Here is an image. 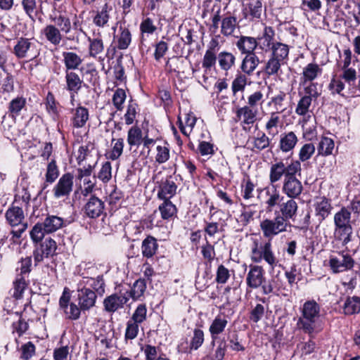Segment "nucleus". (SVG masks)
<instances>
[{
    "instance_id": "obj_1",
    "label": "nucleus",
    "mask_w": 360,
    "mask_h": 360,
    "mask_svg": "<svg viewBox=\"0 0 360 360\" xmlns=\"http://www.w3.org/2000/svg\"><path fill=\"white\" fill-rule=\"evenodd\" d=\"M297 327L310 338H314L323 329V315L321 306L314 300H307L300 308Z\"/></svg>"
},
{
    "instance_id": "obj_2",
    "label": "nucleus",
    "mask_w": 360,
    "mask_h": 360,
    "mask_svg": "<svg viewBox=\"0 0 360 360\" xmlns=\"http://www.w3.org/2000/svg\"><path fill=\"white\" fill-rule=\"evenodd\" d=\"M334 234L342 241L343 245L352 240V226L351 225V212L347 207H343L334 214Z\"/></svg>"
},
{
    "instance_id": "obj_3",
    "label": "nucleus",
    "mask_w": 360,
    "mask_h": 360,
    "mask_svg": "<svg viewBox=\"0 0 360 360\" xmlns=\"http://www.w3.org/2000/svg\"><path fill=\"white\" fill-rule=\"evenodd\" d=\"M250 257L252 261L255 263H259L264 260L271 269H274L278 263L269 240L259 243L257 240H255L251 248Z\"/></svg>"
},
{
    "instance_id": "obj_4",
    "label": "nucleus",
    "mask_w": 360,
    "mask_h": 360,
    "mask_svg": "<svg viewBox=\"0 0 360 360\" xmlns=\"http://www.w3.org/2000/svg\"><path fill=\"white\" fill-rule=\"evenodd\" d=\"M259 227L264 238L271 240L276 236L285 232L290 227L289 221H285L281 217L275 214V217L263 218L259 223Z\"/></svg>"
},
{
    "instance_id": "obj_5",
    "label": "nucleus",
    "mask_w": 360,
    "mask_h": 360,
    "mask_svg": "<svg viewBox=\"0 0 360 360\" xmlns=\"http://www.w3.org/2000/svg\"><path fill=\"white\" fill-rule=\"evenodd\" d=\"M298 95L300 98L297 102L295 112L298 115L306 116L310 111L309 108L312 101H316L320 96L317 89V84L309 83L303 87V89L299 90Z\"/></svg>"
},
{
    "instance_id": "obj_6",
    "label": "nucleus",
    "mask_w": 360,
    "mask_h": 360,
    "mask_svg": "<svg viewBox=\"0 0 360 360\" xmlns=\"http://www.w3.org/2000/svg\"><path fill=\"white\" fill-rule=\"evenodd\" d=\"M301 170V165L299 161H291L288 165H285L282 160L277 161L271 164L270 167L269 182L271 185H274L281 180L283 176L285 179L286 176H289L290 174L300 173Z\"/></svg>"
},
{
    "instance_id": "obj_7",
    "label": "nucleus",
    "mask_w": 360,
    "mask_h": 360,
    "mask_svg": "<svg viewBox=\"0 0 360 360\" xmlns=\"http://www.w3.org/2000/svg\"><path fill=\"white\" fill-rule=\"evenodd\" d=\"M59 307L63 311L65 318L71 321L78 320L80 318L82 311H83V309H82L79 304L70 302V295L67 288H65L59 299Z\"/></svg>"
},
{
    "instance_id": "obj_8",
    "label": "nucleus",
    "mask_w": 360,
    "mask_h": 360,
    "mask_svg": "<svg viewBox=\"0 0 360 360\" xmlns=\"http://www.w3.org/2000/svg\"><path fill=\"white\" fill-rule=\"evenodd\" d=\"M354 264V259L344 251L331 255L328 259V266L333 274L349 271L353 269Z\"/></svg>"
},
{
    "instance_id": "obj_9",
    "label": "nucleus",
    "mask_w": 360,
    "mask_h": 360,
    "mask_svg": "<svg viewBox=\"0 0 360 360\" xmlns=\"http://www.w3.org/2000/svg\"><path fill=\"white\" fill-rule=\"evenodd\" d=\"M13 53L19 59H32L37 57L39 53L36 49V44L31 39L24 37L18 39L13 47Z\"/></svg>"
},
{
    "instance_id": "obj_10",
    "label": "nucleus",
    "mask_w": 360,
    "mask_h": 360,
    "mask_svg": "<svg viewBox=\"0 0 360 360\" xmlns=\"http://www.w3.org/2000/svg\"><path fill=\"white\" fill-rule=\"evenodd\" d=\"M71 16V13H68L65 9H63V7L60 6L58 10L50 15L49 19L53 25H56L63 34H68L72 30Z\"/></svg>"
},
{
    "instance_id": "obj_11",
    "label": "nucleus",
    "mask_w": 360,
    "mask_h": 360,
    "mask_svg": "<svg viewBox=\"0 0 360 360\" xmlns=\"http://www.w3.org/2000/svg\"><path fill=\"white\" fill-rule=\"evenodd\" d=\"M73 179L71 173L63 174L53 188V196L57 199L68 197L73 189Z\"/></svg>"
},
{
    "instance_id": "obj_12",
    "label": "nucleus",
    "mask_w": 360,
    "mask_h": 360,
    "mask_svg": "<svg viewBox=\"0 0 360 360\" xmlns=\"http://www.w3.org/2000/svg\"><path fill=\"white\" fill-rule=\"evenodd\" d=\"M114 31L113 39L111 46L115 51L126 50L129 48L131 42V34L129 28L126 26L120 25L116 32V27H112Z\"/></svg>"
},
{
    "instance_id": "obj_13",
    "label": "nucleus",
    "mask_w": 360,
    "mask_h": 360,
    "mask_svg": "<svg viewBox=\"0 0 360 360\" xmlns=\"http://www.w3.org/2000/svg\"><path fill=\"white\" fill-rule=\"evenodd\" d=\"M77 300L83 312L93 308L96 302L97 295L90 288H86L77 283Z\"/></svg>"
},
{
    "instance_id": "obj_14",
    "label": "nucleus",
    "mask_w": 360,
    "mask_h": 360,
    "mask_svg": "<svg viewBox=\"0 0 360 360\" xmlns=\"http://www.w3.org/2000/svg\"><path fill=\"white\" fill-rule=\"evenodd\" d=\"M295 175L286 176L283 183L282 191L290 198L299 197L303 190L302 182L296 178Z\"/></svg>"
},
{
    "instance_id": "obj_15",
    "label": "nucleus",
    "mask_w": 360,
    "mask_h": 360,
    "mask_svg": "<svg viewBox=\"0 0 360 360\" xmlns=\"http://www.w3.org/2000/svg\"><path fill=\"white\" fill-rule=\"evenodd\" d=\"M228 318L224 314H217L211 321L209 327V333L212 339V345H215V341L219 335L222 334L228 325Z\"/></svg>"
},
{
    "instance_id": "obj_16",
    "label": "nucleus",
    "mask_w": 360,
    "mask_h": 360,
    "mask_svg": "<svg viewBox=\"0 0 360 360\" xmlns=\"http://www.w3.org/2000/svg\"><path fill=\"white\" fill-rule=\"evenodd\" d=\"M246 276L247 285L252 289L262 286L264 281V270L262 266L251 264Z\"/></svg>"
},
{
    "instance_id": "obj_17",
    "label": "nucleus",
    "mask_w": 360,
    "mask_h": 360,
    "mask_svg": "<svg viewBox=\"0 0 360 360\" xmlns=\"http://www.w3.org/2000/svg\"><path fill=\"white\" fill-rule=\"evenodd\" d=\"M279 211L276 212L285 221H289L290 219L294 220L297 216L298 205L295 200V198L285 199L284 197L283 201L279 205Z\"/></svg>"
},
{
    "instance_id": "obj_18",
    "label": "nucleus",
    "mask_w": 360,
    "mask_h": 360,
    "mask_svg": "<svg viewBox=\"0 0 360 360\" xmlns=\"http://www.w3.org/2000/svg\"><path fill=\"white\" fill-rule=\"evenodd\" d=\"M313 206L315 217L319 223H321L329 216L333 209L330 200L325 196L316 198Z\"/></svg>"
},
{
    "instance_id": "obj_19",
    "label": "nucleus",
    "mask_w": 360,
    "mask_h": 360,
    "mask_svg": "<svg viewBox=\"0 0 360 360\" xmlns=\"http://www.w3.org/2000/svg\"><path fill=\"white\" fill-rule=\"evenodd\" d=\"M104 209V202L98 197L92 195L86 202L84 211L88 217L95 219L103 213Z\"/></svg>"
},
{
    "instance_id": "obj_20",
    "label": "nucleus",
    "mask_w": 360,
    "mask_h": 360,
    "mask_svg": "<svg viewBox=\"0 0 360 360\" xmlns=\"http://www.w3.org/2000/svg\"><path fill=\"white\" fill-rule=\"evenodd\" d=\"M263 12L262 0H250L243 9L244 18L250 21H259Z\"/></svg>"
},
{
    "instance_id": "obj_21",
    "label": "nucleus",
    "mask_w": 360,
    "mask_h": 360,
    "mask_svg": "<svg viewBox=\"0 0 360 360\" xmlns=\"http://www.w3.org/2000/svg\"><path fill=\"white\" fill-rule=\"evenodd\" d=\"M78 284L86 288L91 289L96 295L103 296L105 293V282L102 275L82 278Z\"/></svg>"
},
{
    "instance_id": "obj_22",
    "label": "nucleus",
    "mask_w": 360,
    "mask_h": 360,
    "mask_svg": "<svg viewBox=\"0 0 360 360\" xmlns=\"http://www.w3.org/2000/svg\"><path fill=\"white\" fill-rule=\"evenodd\" d=\"M127 302L128 298L122 291H120L119 293H115L105 297L103 301V306L106 311L115 312L122 308Z\"/></svg>"
},
{
    "instance_id": "obj_23",
    "label": "nucleus",
    "mask_w": 360,
    "mask_h": 360,
    "mask_svg": "<svg viewBox=\"0 0 360 360\" xmlns=\"http://www.w3.org/2000/svg\"><path fill=\"white\" fill-rule=\"evenodd\" d=\"M264 203L266 205V209L271 211L274 207L281 204L284 200V196L282 195L280 191L274 185L267 186L264 188Z\"/></svg>"
},
{
    "instance_id": "obj_24",
    "label": "nucleus",
    "mask_w": 360,
    "mask_h": 360,
    "mask_svg": "<svg viewBox=\"0 0 360 360\" xmlns=\"http://www.w3.org/2000/svg\"><path fill=\"white\" fill-rule=\"evenodd\" d=\"M176 189L177 186L172 176L167 177L160 183L158 197L163 200H169L176 194Z\"/></svg>"
},
{
    "instance_id": "obj_25",
    "label": "nucleus",
    "mask_w": 360,
    "mask_h": 360,
    "mask_svg": "<svg viewBox=\"0 0 360 360\" xmlns=\"http://www.w3.org/2000/svg\"><path fill=\"white\" fill-rule=\"evenodd\" d=\"M275 32L271 27L266 26L260 37L256 38V43L259 49L264 52L270 51L276 43L274 41Z\"/></svg>"
},
{
    "instance_id": "obj_26",
    "label": "nucleus",
    "mask_w": 360,
    "mask_h": 360,
    "mask_svg": "<svg viewBox=\"0 0 360 360\" xmlns=\"http://www.w3.org/2000/svg\"><path fill=\"white\" fill-rule=\"evenodd\" d=\"M258 110L248 105L239 108L236 110V117L238 121L240 122L244 129L245 125L253 124L257 120Z\"/></svg>"
},
{
    "instance_id": "obj_27",
    "label": "nucleus",
    "mask_w": 360,
    "mask_h": 360,
    "mask_svg": "<svg viewBox=\"0 0 360 360\" xmlns=\"http://www.w3.org/2000/svg\"><path fill=\"white\" fill-rule=\"evenodd\" d=\"M89 119V110L83 106H78L72 111L71 125L74 128L84 127Z\"/></svg>"
},
{
    "instance_id": "obj_28",
    "label": "nucleus",
    "mask_w": 360,
    "mask_h": 360,
    "mask_svg": "<svg viewBox=\"0 0 360 360\" xmlns=\"http://www.w3.org/2000/svg\"><path fill=\"white\" fill-rule=\"evenodd\" d=\"M321 73L322 68L318 64L310 63L303 68L301 82L305 86L309 83H313L312 81L316 79Z\"/></svg>"
},
{
    "instance_id": "obj_29",
    "label": "nucleus",
    "mask_w": 360,
    "mask_h": 360,
    "mask_svg": "<svg viewBox=\"0 0 360 360\" xmlns=\"http://www.w3.org/2000/svg\"><path fill=\"white\" fill-rule=\"evenodd\" d=\"M112 11L111 6L105 4L101 9L96 11L93 17V23L98 27H105L108 25L110 19V13Z\"/></svg>"
},
{
    "instance_id": "obj_30",
    "label": "nucleus",
    "mask_w": 360,
    "mask_h": 360,
    "mask_svg": "<svg viewBox=\"0 0 360 360\" xmlns=\"http://www.w3.org/2000/svg\"><path fill=\"white\" fill-rule=\"evenodd\" d=\"M236 46L242 54L255 53L257 47L256 38L248 36H240L236 43Z\"/></svg>"
},
{
    "instance_id": "obj_31",
    "label": "nucleus",
    "mask_w": 360,
    "mask_h": 360,
    "mask_svg": "<svg viewBox=\"0 0 360 360\" xmlns=\"http://www.w3.org/2000/svg\"><path fill=\"white\" fill-rule=\"evenodd\" d=\"M262 292L264 295L274 293L276 295L288 296V290L283 286L282 281L278 278L271 279L268 283L262 285Z\"/></svg>"
},
{
    "instance_id": "obj_32",
    "label": "nucleus",
    "mask_w": 360,
    "mask_h": 360,
    "mask_svg": "<svg viewBox=\"0 0 360 360\" xmlns=\"http://www.w3.org/2000/svg\"><path fill=\"white\" fill-rule=\"evenodd\" d=\"M298 142V138L293 131L283 133L279 139V148L283 153L292 151Z\"/></svg>"
},
{
    "instance_id": "obj_33",
    "label": "nucleus",
    "mask_w": 360,
    "mask_h": 360,
    "mask_svg": "<svg viewBox=\"0 0 360 360\" xmlns=\"http://www.w3.org/2000/svg\"><path fill=\"white\" fill-rule=\"evenodd\" d=\"M41 34L47 41L54 46L59 45L63 39V32L53 24L46 25L42 30Z\"/></svg>"
},
{
    "instance_id": "obj_34",
    "label": "nucleus",
    "mask_w": 360,
    "mask_h": 360,
    "mask_svg": "<svg viewBox=\"0 0 360 360\" xmlns=\"http://www.w3.org/2000/svg\"><path fill=\"white\" fill-rule=\"evenodd\" d=\"M7 222L12 226H18V224H23L25 218L23 210L18 206H12L8 208L5 214Z\"/></svg>"
},
{
    "instance_id": "obj_35",
    "label": "nucleus",
    "mask_w": 360,
    "mask_h": 360,
    "mask_svg": "<svg viewBox=\"0 0 360 360\" xmlns=\"http://www.w3.org/2000/svg\"><path fill=\"white\" fill-rule=\"evenodd\" d=\"M270 51L271 56L280 60L285 64L288 63L290 52V47L288 44L280 41H276Z\"/></svg>"
},
{
    "instance_id": "obj_36",
    "label": "nucleus",
    "mask_w": 360,
    "mask_h": 360,
    "mask_svg": "<svg viewBox=\"0 0 360 360\" xmlns=\"http://www.w3.org/2000/svg\"><path fill=\"white\" fill-rule=\"evenodd\" d=\"M57 249V245L54 240L51 238H46L41 244V254L37 253L34 256L35 260L39 262L43 258L49 257L55 255Z\"/></svg>"
},
{
    "instance_id": "obj_37",
    "label": "nucleus",
    "mask_w": 360,
    "mask_h": 360,
    "mask_svg": "<svg viewBox=\"0 0 360 360\" xmlns=\"http://www.w3.org/2000/svg\"><path fill=\"white\" fill-rule=\"evenodd\" d=\"M62 55L65 71L77 70L82 63L81 56L75 52L65 51Z\"/></svg>"
},
{
    "instance_id": "obj_38",
    "label": "nucleus",
    "mask_w": 360,
    "mask_h": 360,
    "mask_svg": "<svg viewBox=\"0 0 360 360\" xmlns=\"http://www.w3.org/2000/svg\"><path fill=\"white\" fill-rule=\"evenodd\" d=\"M259 64V58L255 53L246 55L241 63L240 69L242 72L250 76Z\"/></svg>"
},
{
    "instance_id": "obj_39",
    "label": "nucleus",
    "mask_w": 360,
    "mask_h": 360,
    "mask_svg": "<svg viewBox=\"0 0 360 360\" xmlns=\"http://www.w3.org/2000/svg\"><path fill=\"white\" fill-rule=\"evenodd\" d=\"M146 290V283L144 279H139L136 281L131 290L129 291L127 290L123 292L124 295L128 298H132L133 300H139L144 294Z\"/></svg>"
},
{
    "instance_id": "obj_40",
    "label": "nucleus",
    "mask_w": 360,
    "mask_h": 360,
    "mask_svg": "<svg viewBox=\"0 0 360 360\" xmlns=\"http://www.w3.org/2000/svg\"><path fill=\"white\" fill-rule=\"evenodd\" d=\"M42 224L46 233H52L63 227L64 219L56 215L48 214Z\"/></svg>"
},
{
    "instance_id": "obj_41",
    "label": "nucleus",
    "mask_w": 360,
    "mask_h": 360,
    "mask_svg": "<svg viewBox=\"0 0 360 360\" xmlns=\"http://www.w3.org/2000/svg\"><path fill=\"white\" fill-rule=\"evenodd\" d=\"M65 82L66 89L68 91H73L74 94L78 93L81 89L83 81L76 72L65 71Z\"/></svg>"
},
{
    "instance_id": "obj_42",
    "label": "nucleus",
    "mask_w": 360,
    "mask_h": 360,
    "mask_svg": "<svg viewBox=\"0 0 360 360\" xmlns=\"http://www.w3.org/2000/svg\"><path fill=\"white\" fill-rule=\"evenodd\" d=\"M284 65H285V63L269 56L263 70L268 77L278 75L281 72V67Z\"/></svg>"
},
{
    "instance_id": "obj_43",
    "label": "nucleus",
    "mask_w": 360,
    "mask_h": 360,
    "mask_svg": "<svg viewBox=\"0 0 360 360\" xmlns=\"http://www.w3.org/2000/svg\"><path fill=\"white\" fill-rule=\"evenodd\" d=\"M196 117L192 112L185 114L184 122L181 120L180 115L178 116V122L182 134L188 136L196 123Z\"/></svg>"
},
{
    "instance_id": "obj_44",
    "label": "nucleus",
    "mask_w": 360,
    "mask_h": 360,
    "mask_svg": "<svg viewBox=\"0 0 360 360\" xmlns=\"http://www.w3.org/2000/svg\"><path fill=\"white\" fill-rule=\"evenodd\" d=\"M124 146V139L122 138L112 139L111 141V148L105 153L106 158L110 160H117L122 155Z\"/></svg>"
},
{
    "instance_id": "obj_45",
    "label": "nucleus",
    "mask_w": 360,
    "mask_h": 360,
    "mask_svg": "<svg viewBox=\"0 0 360 360\" xmlns=\"http://www.w3.org/2000/svg\"><path fill=\"white\" fill-rule=\"evenodd\" d=\"M158 245L156 239L150 236H147L142 242L141 252L143 257L151 258L157 252Z\"/></svg>"
},
{
    "instance_id": "obj_46",
    "label": "nucleus",
    "mask_w": 360,
    "mask_h": 360,
    "mask_svg": "<svg viewBox=\"0 0 360 360\" xmlns=\"http://www.w3.org/2000/svg\"><path fill=\"white\" fill-rule=\"evenodd\" d=\"M334 147L335 143L332 139L322 136L317 146V155L324 157L328 156L333 153Z\"/></svg>"
},
{
    "instance_id": "obj_47",
    "label": "nucleus",
    "mask_w": 360,
    "mask_h": 360,
    "mask_svg": "<svg viewBox=\"0 0 360 360\" xmlns=\"http://www.w3.org/2000/svg\"><path fill=\"white\" fill-rule=\"evenodd\" d=\"M287 94L283 91H279L276 94L270 98L267 105L273 106L275 111L274 112L281 113L285 110V101Z\"/></svg>"
},
{
    "instance_id": "obj_48",
    "label": "nucleus",
    "mask_w": 360,
    "mask_h": 360,
    "mask_svg": "<svg viewBox=\"0 0 360 360\" xmlns=\"http://www.w3.org/2000/svg\"><path fill=\"white\" fill-rule=\"evenodd\" d=\"M281 124L279 113L271 112L265 124V130L269 135L275 136L278 132V127Z\"/></svg>"
},
{
    "instance_id": "obj_49",
    "label": "nucleus",
    "mask_w": 360,
    "mask_h": 360,
    "mask_svg": "<svg viewBox=\"0 0 360 360\" xmlns=\"http://www.w3.org/2000/svg\"><path fill=\"white\" fill-rule=\"evenodd\" d=\"M217 60L220 68L228 71L235 65L236 57L231 52L221 51L218 54Z\"/></svg>"
},
{
    "instance_id": "obj_50",
    "label": "nucleus",
    "mask_w": 360,
    "mask_h": 360,
    "mask_svg": "<svg viewBox=\"0 0 360 360\" xmlns=\"http://www.w3.org/2000/svg\"><path fill=\"white\" fill-rule=\"evenodd\" d=\"M249 141L252 144V150H254L261 151L267 148L270 145V139L262 131H259Z\"/></svg>"
},
{
    "instance_id": "obj_51",
    "label": "nucleus",
    "mask_w": 360,
    "mask_h": 360,
    "mask_svg": "<svg viewBox=\"0 0 360 360\" xmlns=\"http://www.w3.org/2000/svg\"><path fill=\"white\" fill-rule=\"evenodd\" d=\"M143 133L138 126L131 127L127 132V141L130 148L139 146L143 141Z\"/></svg>"
},
{
    "instance_id": "obj_52",
    "label": "nucleus",
    "mask_w": 360,
    "mask_h": 360,
    "mask_svg": "<svg viewBox=\"0 0 360 360\" xmlns=\"http://www.w3.org/2000/svg\"><path fill=\"white\" fill-rule=\"evenodd\" d=\"M14 90V77L13 76L7 72L4 71L3 73H0V92L11 93Z\"/></svg>"
},
{
    "instance_id": "obj_53",
    "label": "nucleus",
    "mask_w": 360,
    "mask_h": 360,
    "mask_svg": "<svg viewBox=\"0 0 360 360\" xmlns=\"http://www.w3.org/2000/svg\"><path fill=\"white\" fill-rule=\"evenodd\" d=\"M237 25V19L234 16H226L221 20V33L225 37L231 36Z\"/></svg>"
},
{
    "instance_id": "obj_54",
    "label": "nucleus",
    "mask_w": 360,
    "mask_h": 360,
    "mask_svg": "<svg viewBox=\"0 0 360 360\" xmlns=\"http://www.w3.org/2000/svg\"><path fill=\"white\" fill-rule=\"evenodd\" d=\"M41 0H22V4L25 13L32 20L36 16L38 9L41 8Z\"/></svg>"
},
{
    "instance_id": "obj_55",
    "label": "nucleus",
    "mask_w": 360,
    "mask_h": 360,
    "mask_svg": "<svg viewBox=\"0 0 360 360\" xmlns=\"http://www.w3.org/2000/svg\"><path fill=\"white\" fill-rule=\"evenodd\" d=\"M315 151L316 148L314 143H306L303 144L299 150L298 160L296 161H299L300 164L308 161L314 155Z\"/></svg>"
},
{
    "instance_id": "obj_56",
    "label": "nucleus",
    "mask_w": 360,
    "mask_h": 360,
    "mask_svg": "<svg viewBox=\"0 0 360 360\" xmlns=\"http://www.w3.org/2000/svg\"><path fill=\"white\" fill-rule=\"evenodd\" d=\"M89 54L91 57L96 58L104 50V44L101 38H88Z\"/></svg>"
},
{
    "instance_id": "obj_57",
    "label": "nucleus",
    "mask_w": 360,
    "mask_h": 360,
    "mask_svg": "<svg viewBox=\"0 0 360 360\" xmlns=\"http://www.w3.org/2000/svg\"><path fill=\"white\" fill-rule=\"evenodd\" d=\"M344 312L346 314L352 315L360 311V297L353 296L348 297L344 304Z\"/></svg>"
},
{
    "instance_id": "obj_58",
    "label": "nucleus",
    "mask_w": 360,
    "mask_h": 360,
    "mask_svg": "<svg viewBox=\"0 0 360 360\" xmlns=\"http://www.w3.org/2000/svg\"><path fill=\"white\" fill-rule=\"evenodd\" d=\"M27 285V282L25 276H17L13 282V288L11 290V295L15 299L22 297V293Z\"/></svg>"
},
{
    "instance_id": "obj_59",
    "label": "nucleus",
    "mask_w": 360,
    "mask_h": 360,
    "mask_svg": "<svg viewBox=\"0 0 360 360\" xmlns=\"http://www.w3.org/2000/svg\"><path fill=\"white\" fill-rule=\"evenodd\" d=\"M169 148L167 143L165 142L156 146L155 162L159 164L165 163L170 157Z\"/></svg>"
},
{
    "instance_id": "obj_60",
    "label": "nucleus",
    "mask_w": 360,
    "mask_h": 360,
    "mask_svg": "<svg viewBox=\"0 0 360 360\" xmlns=\"http://www.w3.org/2000/svg\"><path fill=\"white\" fill-rule=\"evenodd\" d=\"M247 84V75L242 72H238L231 84V89L233 94H236L239 91H243Z\"/></svg>"
},
{
    "instance_id": "obj_61",
    "label": "nucleus",
    "mask_w": 360,
    "mask_h": 360,
    "mask_svg": "<svg viewBox=\"0 0 360 360\" xmlns=\"http://www.w3.org/2000/svg\"><path fill=\"white\" fill-rule=\"evenodd\" d=\"M159 210L163 219H169L176 213V207L170 200H164Z\"/></svg>"
},
{
    "instance_id": "obj_62",
    "label": "nucleus",
    "mask_w": 360,
    "mask_h": 360,
    "mask_svg": "<svg viewBox=\"0 0 360 360\" xmlns=\"http://www.w3.org/2000/svg\"><path fill=\"white\" fill-rule=\"evenodd\" d=\"M26 100L23 97H17L11 101L8 105V111L12 117L20 115V111L25 108Z\"/></svg>"
},
{
    "instance_id": "obj_63",
    "label": "nucleus",
    "mask_w": 360,
    "mask_h": 360,
    "mask_svg": "<svg viewBox=\"0 0 360 360\" xmlns=\"http://www.w3.org/2000/svg\"><path fill=\"white\" fill-rule=\"evenodd\" d=\"M59 169L56 165L55 160H52L49 162L46 172V182L48 184L53 183L59 176Z\"/></svg>"
},
{
    "instance_id": "obj_64",
    "label": "nucleus",
    "mask_w": 360,
    "mask_h": 360,
    "mask_svg": "<svg viewBox=\"0 0 360 360\" xmlns=\"http://www.w3.org/2000/svg\"><path fill=\"white\" fill-rule=\"evenodd\" d=\"M147 318V308L146 304H140L137 306L134 310L131 317L129 319L131 321H133L139 325L141 324L146 320Z\"/></svg>"
}]
</instances>
